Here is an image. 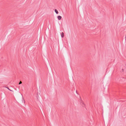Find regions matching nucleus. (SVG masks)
<instances>
[{"instance_id":"nucleus-1","label":"nucleus","mask_w":126,"mask_h":126,"mask_svg":"<svg viewBox=\"0 0 126 126\" xmlns=\"http://www.w3.org/2000/svg\"><path fill=\"white\" fill-rule=\"evenodd\" d=\"M80 104L83 107H84L85 106V104H84L83 102L81 100V101L80 102Z\"/></svg>"},{"instance_id":"nucleus-2","label":"nucleus","mask_w":126,"mask_h":126,"mask_svg":"<svg viewBox=\"0 0 126 126\" xmlns=\"http://www.w3.org/2000/svg\"><path fill=\"white\" fill-rule=\"evenodd\" d=\"M61 36L62 38H63L64 37V33L63 32L61 33Z\"/></svg>"},{"instance_id":"nucleus-3","label":"nucleus","mask_w":126,"mask_h":126,"mask_svg":"<svg viewBox=\"0 0 126 126\" xmlns=\"http://www.w3.org/2000/svg\"><path fill=\"white\" fill-rule=\"evenodd\" d=\"M62 17L60 16H57V18L59 20H60L61 19Z\"/></svg>"},{"instance_id":"nucleus-4","label":"nucleus","mask_w":126,"mask_h":126,"mask_svg":"<svg viewBox=\"0 0 126 126\" xmlns=\"http://www.w3.org/2000/svg\"><path fill=\"white\" fill-rule=\"evenodd\" d=\"M55 12L57 14L58 13V11L56 9H55Z\"/></svg>"},{"instance_id":"nucleus-5","label":"nucleus","mask_w":126,"mask_h":126,"mask_svg":"<svg viewBox=\"0 0 126 126\" xmlns=\"http://www.w3.org/2000/svg\"><path fill=\"white\" fill-rule=\"evenodd\" d=\"M6 88H7L8 89V90H10L11 91H12L11 90H10L9 89V87H6Z\"/></svg>"},{"instance_id":"nucleus-6","label":"nucleus","mask_w":126,"mask_h":126,"mask_svg":"<svg viewBox=\"0 0 126 126\" xmlns=\"http://www.w3.org/2000/svg\"><path fill=\"white\" fill-rule=\"evenodd\" d=\"M37 94V96H36V97H37V100H39L38 99V97L37 96L38 93Z\"/></svg>"},{"instance_id":"nucleus-7","label":"nucleus","mask_w":126,"mask_h":126,"mask_svg":"<svg viewBox=\"0 0 126 126\" xmlns=\"http://www.w3.org/2000/svg\"><path fill=\"white\" fill-rule=\"evenodd\" d=\"M22 83L21 81H20L19 83V84H20Z\"/></svg>"},{"instance_id":"nucleus-8","label":"nucleus","mask_w":126,"mask_h":126,"mask_svg":"<svg viewBox=\"0 0 126 126\" xmlns=\"http://www.w3.org/2000/svg\"><path fill=\"white\" fill-rule=\"evenodd\" d=\"M122 71L123 72L124 71V69H122Z\"/></svg>"},{"instance_id":"nucleus-9","label":"nucleus","mask_w":126,"mask_h":126,"mask_svg":"<svg viewBox=\"0 0 126 126\" xmlns=\"http://www.w3.org/2000/svg\"><path fill=\"white\" fill-rule=\"evenodd\" d=\"M76 93H77V91H76Z\"/></svg>"},{"instance_id":"nucleus-10","label":"nucleus","mask_w":126,"mask_h":126,"mask_svg":"<svg viewBox=\"0 0 126 126\" xmlns=\"http://www.w3.org/2000/svg\"><path fill=\"white\" fill-rule=\"evenodd\" d=\"M24 102H25V101L24 100Z\"/></svg>"}]
</instances>
